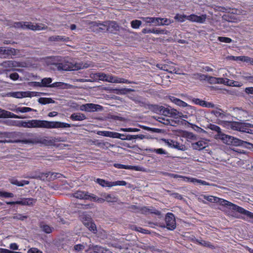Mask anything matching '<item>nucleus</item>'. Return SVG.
I'll use <instances>...</instances> for the list:
<instances>
[{
    "mask_svg": "<svg viewBox=\"0 0 253 253\" xmlns=\"http://www.w3.org/2000/svg\"><path fill=\"white\" fill-rule=\"evenodd\" d=\"M45 63L50 69L54 71L75 70L79 68L71 59L61 56L47 58Z\"/></svg>",
    "mask_w": 253,
    "mask_h": 253,
    "instance_id": "1",
    "label": "nucleus"
},
{
    "mask_svg": "<svg viewBox=\"0 0 253 253\" xmlns=\"http://www.w3.org/2000/svg\"><path fill=\"white\" fill-rule=\"evenodd\" d=\"M208 127L211 130L217 132V134L215 135V139H220L223 143L227 145L243 146L250 149L253 148V144L252 143L224 134L221 131L220 128L216 125L210 124L208 125Z\"/></svg>",
    "mask_w": 253,
    "mask_h": 253,
    "instance_id": "2",
    "label": "nucleus"
},
{
    "mask_svg": "<svg viewBox=\"0 0 253 253\" xmlns=\"http://www.w3.org/2000/svg\"><path fill=\"white\" fill-rule=\"evenodd\" d=\"M204 198L207 201L212 202L216 203L221 206H223L234 211H237L239 213H242L246 215L248 217L253 219V213L248 211L244 208L235 205L227 200L224 199L214 197L211 195H204Z\"/></svg>",
    "mask_w": 253,
    "mask_h": 253,
    "instance_id": "3",
    "label": "nucleus"
},
{
    "mask_svg": "<svg viewBox=\"0 0 253 253\" xmlns=\"http://www.w3.org/2000/svg\"><path fill=\"white\" fill-rule=\"evenodd\" d=\"M70 127V124L61 122L31 120L28 121L27 128H62Z\"/></svg>",
    "mask_w": 253,
    "mask_h": 253,
    "instance_id": "4",
    "label": "nucleus"
},
{
    "mask_svg": "<svg viewBox=\"0 0 253 253\" xmlns=\"http://www.w3.org/2000/svg\"><path fill=\"white\" fill-rule=\"evenodd\" d=\"M23 144H41L45 145H51L53 143L52 139L48 137H35L29 139H24L19 141Z\"/></svg>",
    "mask_w": 253,
    "mask_h": 253,
    "instance_id": "5",
    "label": "nucleus"
},
{
    "mask_svg": "<svg viewBox=\"0 0 253 253\" xmlns=\"http://www.w3.org/2000/svg\"><path fill=\"white\" fill-rule=\"evenodd\" d=\"M95 181L103 187H112L115 186H125L126 185V182L123 180L110 182L103 179L97 178Z\"/></svg>",
    "mask_w": 253,
    "mask_h": 253,
    "instance_id": "6",
    "label": "nucleus"
},
{
    "mask_svg": "<svg viewBox=\"0 0 253 253\" xmlns=\"http://www.w3.org/2000/svg\"><path fill=\"white\" fill-rule=\"evenodd\" d=\"M161 113L162 115L165 116H169L175 118L184 117L181 113H179L176 109L169 107L165 108V107L163 106V109L161 111ZM184 117L187 118L186 116H185Z\"/></svg>",
    "mask_w": 253,
    "mask_h": 253,
    "instance_id": "7",
    "label": "nucleus"
},
{
    "mask_svg": "<svg viewBox=\"0 0 253 253\" xmlns=\"http://www.w3.org/2000/svg\"><path fill=\"white\" fill-rule=\"evenodd\" d=\"M166 227L170 230H173L176 228V222L174 215L171 212H168L165 216Z\"/></svg>",
    "mask_w": 253,
    "mask_h": 253,
    "instance_id": "8",
    "label": "nucleus"
},
{
    "mask_svg": "<svg viewBox=\"0 0 253 253\" xmlns=\"http://www.w3.org/2000/svg\"><path fill=\"white\" fill-rule=\"evenodd\" d=\"M81 110L86 112H94L102 110V107L98 104L87 103L82 105L81 106Z\"/></svg>",
    "mask_w": 253,
    "mask_h": 253,
    "instance_id": "9",
    "label": "nucleus"
},
{
    "mask_svg": "<svg viewBox=\"0 0 253 253\" xmlns=\"http://www.w3.org/2000/svg\"><path fill=\"white\" fill-rule=\"evenodd\" d=\"M1 65L7 71L13 70L16 67H23L20 63L12 60L3 62Z\"/></svg>",
    "mask_w": 253,
    "mask_h": 253,
    "instance_id": "10",
    "label": "nucleus"
},
{
    "mask_svg": "<svg viewBox=\"0 0 253 253\" xmlns=\"http://www.w3.org/2000/svg\"><path fill=\"white\" fill-rule=\"evenodd\" d=\"M106 82L111 83H126L130 84L131 82L126 80L124 78H119L117 76H113L112 75L108 74L107 78L106 80Z\"/></svg>",
    "mask_w": 253,
    "mask_h": 253,
    "instance_id": "11",
    "label": "nucleus"
},
{
    "mask_svg": "<svg viewBox=\"0 0 253 253\" xmlns=\"http://www.w3.org/2000/svg\"><path fill=\"white\" fill-rule=\"evenodd\" d=\"M207 19V15L203 14L198 16L195 14H191L187 16V19L193 22L204 23Z\"/></svg>",
    "mask_w": 253,
    "mask_h": 253,
    "instance_id": "12",
    "label": "nucleus"
},
{
    "mask_svg": "<svg viewBox=\"0 0 253 253\" xmlns=\"http://www.w3.org/2000/svg\"><path fill=\"white\" fill-rule=\"evenodd\" d=\"M36 202V200L33 198H23L21 200L17 201L16 202H6L7 205H14L18 204L21 205H32Z\"/></svg>",
    "mask_w": 253,
    "mask_h": 253,
    "instance_id": "13",
    "label": "nucleus"
},
{
    "mask_svg": "<svg viewBox=\"0 0 253 253\" xmlns=\"http://www.w3.org/2000/svg\"><path fill=\"white\" fill-rule=\"evenodd\" d=\"M142 20L146 24H152L154 26H160L161 17H142Z\"/></svg>",
    "mask_w": 253,
    "mask_h": 253,
    "instance_id": "14",
    "label": "nucleus"
},
{
    "mask_svg": "<svg viewBox=\"0 0 253 253\" xmlns=\"http://www.w3.org/2000/svg\"><path fill=\"white\" fill-rule=\"evenodd\" d=\"M52 173L50 171L45 173H40L38 174H36L34 176H31L30 177L31 178L40 179L42 180H52V177L50 176V175H52Z\"/></svg>",
    "mask_w": 253,
    "mask_h": 253,
    "instance_id": "15",
    "label": "nucleus"
},
{
    "mask_svg": "<svg viewBox=\"0 0 253 253\" xmlns=\"http://www.w3.org/2000/svg\"><path fill=\"white\" fill-rule=\"evenodd\" d=\"M0 118H10L15 119H23L24 117L17 116L10 112L0 109Z\"/></svg>",
    "mask_w": 253,
    "mask_h": 253,
    "instance_id": "16",
    "label": "nucleus"
},
{
    "mask_svg": "<svg viewBox=\"0 0 253 253\" xmlns=\"http://www.w3.org/2000/svg\"><path fill=\"white\" fill-rule=\"evenodd\" d=\"M208 145V142L205 140H201L195 143H192L194 149L200 150L206 148Z\"/></svg>",
    "mask_w": 253,
    "mask_h": 253,
    "instance_id": "17",
    "label": "nucleus"
},
{
    "mask_svg": "<svg viewBox=\"0 0 253 253\" xmlns=\"http://www.w3.org/2000/svg\"><path fill=\"white\" fill-rule=\"evenodd\" d=\"M16 51L14 48L11 47H0V54L4 56V57H7L10 55L15 54Z\"/></svg>",
    "mask_w": 253,
    "mask_h": 253,
    "instance_id": "18",
    "label": "nucleus"
},
{
    "mask_svg": "<svg viewBox=\"0 0 253 253\" xmlns=\"http://www.w3.org/2000/svg\"><path fill=\"white\" fill-rule=\"evenodd\" d=\"M28 25V29H30L33 31H41L45 30L47 28L46 26L42 23L34 24L31 22H29V24Z\"/></svg>",
    "mask_w": 253,
    "mask_h": 253,
    "instance_id": "19",
    "label": "nucleus"
},
{
    "mask_svg": "<svg viewBox=\"0 0 253 253\" xmlns=\"http://www.w3.org/2000/svg\"><path fill=\"white\" fill-rule=\"evenodd\" d=\"M30 93L26 91H16L10 92L7 94V95L9 97H12L16 98H22L23 97H28Z\"/></svg>",
    "mask_w": 253,
    "mask_h": 253,
    "instance_id": "20",
    "label": "nucleus"
},
{
    "mask_svg": "<svg viewBox=\"0 0 253 253\" xmlns=\"http://www.w3.org/2000/svg\"><path fill=\"white\" fill-rule=\"evenodd\" d=\"M107 24V31L111 33L115 32L119 30V26L115 21H106Z\"/></svg>",
    "mask_w": 253,
    "mask_h": 253,
    "instance_id": "21",
    "label": "nucleus"
},
{
    "mask_svg": "<svg viewBox=\"0 0 253 253\" xmlns=\"http://www.w3.org/2000/svg\"><path fill=\"white\" fill-rule=\"evenodd\" d=\"M169 99L172 102L180 107H186V106H188L187 103L174 96H169Z\"/></svg>",
    "mask_w": 253,
    "mask_h": 253,
    "instance_id": "22",
    "label": "nucleus"
},
{
    "mask_svg": "<svg viewBox=\"0 0 253 253\" xmlns=\"http://www.w3.org/2000/svg\"><path fill=\"white\" fill-rule=\"evenodd\" d=\"M83 223L88 228V229L95 233V231H96V225L91 222L89 220V219H86L85 221H83Z\"/></svg>",
    "mask_w": 253,
    "mask_h": 253,
    "instance_id": "23",
    "label": "nucleus"
},
{
    "mask_svg": "<svg viewBox=\"0 0 253 253\" xmlns=\"http://www.w3.org/2000/svg\"><path fill=\"white\" fill-rule=\"evenodd\" d=\"M101 196L104 197L105 199V201L107 202H116L118 201V198L112 194H109L106 193H103L101 194Z\"/></svg>",
    "mask_w": 253,
    "mask_h": 253,
    "instance_id": "24",
    "label": "nucleus"
},
{
    "mask_svg": "<svg viewBox=\"0 0 253 253\" xmlns=\"http://www.w3.org/2000/svg\"><path fill=\"white\" fill-rule=\"evenodd\" d=\"M10 182L13 184L17 185L18 186H23L25 185H28L29 183V181L27 180H22L21 181H18L17 179L14 178H11L9 179Z\"/></svg>",
    "mask_w": 253,
    "mask_h": 253,
    "instance_id": "25",
    "label": "nucleus"
},
{
    "mask_svg": "<svg viewBox=\"0 0 253 253\" xmlns=\"http://www.w3.org/2000/svg\"><path fill=\"white\" fill-rule=\"evenodd\" d=\"M70 118L73 121H83L86 119L85 115L81 113H73Z\"/></svg>",
    "mask_w": 253,
    "mask_h": 253,
    "instance_id": "26",
    "label": "nucleus"
},
{
    "mask_svg": "<svg viewBox=\"0 0 253 253\" xmlns=\"http://www.w3.org/2000/svg\"><path fill=\"white\" fill-rule=\"evenodd\" d=\"M49 40L50 41H63L65 42L70 41L69 38L62 36H53L49 38Z\"/></svg>",
    "mask_w": 253,
    "mask_h": 253,
    "instance_id": "27",
    "label": "nucleus"
},
{
    "mask_svg": "<svg viewBox=\"0 0 253 253\" xmlns=\"http://www.w3.org/2000/svg\"><path fill=\"white\" fill-rule=\"evenodd\" d=\"M87 192L83 191H78L73 194V196L77 199L86 200Z\"/></svg>",
    "mask_w": 253,
    "mask_h": 253,
    "instance_id": "28",
    "label": "nucleus"
},
{
    "mask_svg": "<svg viewBox=\"0 0 253 253\" xmlns=\"http://www.w3.org/2000/svg\"><path fill=\"white\" fill-rule=\"evenodd\" d=\"M29 22H15L13 27L15 28H21L22 29H28Z\"/></svg>",
    "mask_w": 253,
    "mask_h": 253,
    "instance_id": "29",
    "label": "nucleus"
},
{
    "mask_svg": "<svg viewBox=\"0 0 253 253\" xmlns=\"http://www.w3.org/2000/svg\"><path fill=\"white\" fill-rule=\"evenodd\" d=\"M147 151H148L150 152H154L156 154H160V155H168V153L167 151H166L165 150L163 149V148H149L147 149Z\"/></svg>",
    "mask_w": 253,
    "mask_h": 253,
    "instance_id": "30",
    "label": "nucleus"
},
{
    "mask_svg": "<svg viewBox=\"0 0 253 253\" xmlns=\"http://www.w3.org/2000/svg\"><path fill=\"white\" fill-rule=\"evenodd\" d=\"M209 80L217 84H222L225 85H226V82H227L228 79L210 77Z\"/></svg>",
    "mask_w": 253,
    "mask_h": 253,
    "instance_id": "31",
    "label": "nucleus"
},
{
    "mask_svg": "<svg viewBox=\"0 0 253 253\" xmlns=\"http://www.w3.org/2000/svg\"><path fill=\"white\" fill-rule=\"evenodd\" d=\"M38 102L41 104L45 105L54 103V101L50 98L41 97L38 99Z\"/></svg>",
    "mask_w": 253,
    "mask_h": 253,
    "instance_id": "32",
    "label": "nucleus"
},
{
    "mask_svg": "<svg viewBox=\"0 0 253 253\" xmlns=\"http://www.w3.org/2000/svg\"><path fill=\"white\" fill-rule=\"evenodd\" d=\"M108 74L104 73H98L93 75L94 78L100 81H105L107 78Z\"/></svg>",
    "mask_w": 253,
    "mask_h": 253,
    "instance_id": "33",
    "label": "nucleus"
},
{
    "mask_svg": "<svg viewBox=\"0 0 253 253\" xmlns=\"http://www.w3.org/2000/svg\"><path fill=\"white\" fill-rule=\"evenodd\" d=\"M239 131L248 132V128L251 126V124L244 123H239Z\"/></svg>",
    "mask_w": 253,
    "mask_h": 253,
    "instance_id": "34",
    "label": "nucleus"
},
{
    "mask_svg": "<svg viewBox=\"0 0 253 253\" xmlns=\"http://www.w3.org/2000/svg\"><path fill=\"white\" fill-rule=\"evenodd\" d=\"M14 111L16 113H19V112L26 113V112H30L32 111H35V110H34L33 109H32L29 107H19L16 108Z\"/></svg>",
    "mask_w": 253,
    "mask_h": 253,
    "instance_id": "35",
    "label": "nucleus"
},
{
    "mask_svg": "<svg viewBox=\"0 0 253 253\" xmlns=\"http://www.w3.org/2000/svg\"><path fill=\"white\" fill-rule=\"evenodd\" d=\"M131 99L136 104H139L140 106H144L146 103L145 100L141 97H131Z\"/></svg>",
    "mask_w": 253,
    "mask_h": 253,
    "instance_id": "36",
    "label": "nucleus"
},
{
    "mask_svg": "<svg viewBox=\"0 0 253 253\" xmlns=\"http://www.w3.org/2000/svg\"><path fill=\"white\" fill-rule=\"evenodd\" d=\"M226 85L230 86L240 87L242 85V84L238 82L234 81L228 79L226 82Z\"/></svg>",
    "mask_w": 253,
    "mask_h": 253,
    "instance_id": "37",
    "label": "nucleus"
},
{
    "mask_svg": "<svg viewBox=\"0 0 253 253\" xmlns=\"http://www.w3.org/2000/svg\"><path fill=\"white\" fill-rule=\"evenodd\" d=\"M40 227L42 230L46 233H50L52 232V228L48 225L42 223L41 224Z\"/></svg>",
    "mask_w": 253,
    "mask_h": 253,
    "instance_id": "38",
    "label": "nucleus"
},
{
    "mask_svg": "<svg viewBox=\"0 0 253 253\" xmlns=\"http://www.w3.org/2000/svg\"><path fill=\"white\" fill-rule=\"evenodd\" d=\"M52 80L50 78H44L41 81L42 87H49Z\"/></svg>",
    "mask_w": 253,
    "mask_h": 253,
    "instance_id": "39",
    "label": "nucleus"
},
{
    "mask_svg": "<svg viewBox=\"0 0 253 253\" xmlns=\"http://www.w3.org/2000/svg\"><path fill=\"white\" fill-rule=\"evenodd\" d=\"M211 113L216 117H218L221 119H223L225 116L223 111H222L221 109L213 110Z\"/></svg>",
    "mask_w": 253,
    "mask_h": 253,
    "instance_id": "40",
    "label": "nucleus"
},
{
    "mask_svg": "<svg viewBox=\"0 0 253 253\" xmlns=\"http://www.w3.org/2000/svg\"><path fill=\"white\" fill-rule=\"evenodd\" d=\"M151 33L156 35L160 34H167L168 31L164 29H161L159 28H153L151 29Z\"/></svg>",
    "mask_w": 253,
    "mask_h": 253,
    "instance_id": "41",
    "label": "nucleus"
},
{
    "mask_svg": "<svg viewBox=\"0 0 253 253\" xmlns=\"http://www.w3.org/2000/svg\"><path fill=\"white\" fill-rule=\"evenodd\" d=\"M152 111H153L155 113L158 114H162L161 111L163 109L162 106H159L157 105H152L151 106L150 108Z\"/></svg>",
    "mask_w": 253,
    "mask_h": 253,
    "instance_id": "42",
    "label": "nucleus"
},
{
    "mask_svg": "<svg viewBox=\"0 0 253 253\" xmlns=\"http://www.w3.org/2000/svg\"><path fill=\"white\" fill-rule=\"evenodd\" d=\"M114 167L116 168L119 169H133V168L135 167L131 166H128V165H125L122 164H115Z\"/></svg>",
    "mask_w": 253,
    "mask_h": 253,
    "instance_id": "43",
    "label": "nucleus"
},
{
    "mask_svg": "<svg viewBox=\"0 0 253 253\" xmlns=\"http://www.w3.org/2000/svg\"><path fill=\"white\" fill-rule=\"evenodd\" d=\"M160 26L169 25L173 22L172 20L168 18H161Z\"/></svg>",
    "mask_w": 253,
    "mask_h": 253,
    "instance_id": "44",
    "label": "nucleus"
},
{
    "mask_svg": "<svg viewBox=\"0 0 253 253\" xmlns=\"http://www.w3.org/2000/svg\"><path fill=\"white\" fill-rule=\"evenodd\" d=\"M67 84L62 82H55L49 85L50 87H60V88H65V86H66Z\"/></svg>",
    "mask_w": 253,
    "mask_h": 253,
    "instance_id": "45",
    "label": "nucleus"
},
{
    "mask_svg": "<svg viewBox=\"0 0 253 253\" xmlns=\"http://www.w3.org/2000/svg\"><path fill=\"white\" fill-rule=\"evenodd\" d=\"M173 144H174V145H173L172 148H176L178 150H182V151H184L186 150V147L184 145L180 144L179 143H178L176 141H174Z\"/></svg>",
    "mask_w": 253,
    "mask_h": 253,
    "instance_id": "46",
    "label": "nucleus"
},
{
    "mask_svg": "<svg viewBox=\"0 0 253 253\" xmlns=\"http://www.w3.org/2000/svg\"><path fill=\"white\" fill-rule=\"evenodd\" d=\"M96 24L97 27H98L102 31H107V24L106 23V21L103 23H96Z\"/></svg>",
    "mask_w": 253,
    "mask_h": 253,
    "instance_id": "47",
    "label": "nucleus"
},
{
    "mask_svg": "<svg viewBox=\"0 0 253 253\" xmlns=\"http://www.w3.org/2000/svg\"><path fill=\"white\" fill-rule=\"evenodd\" d=\"M141 24V21L138 20H132L131 22V26L134 29H138Z\"/></svg>",
    "mask_w": 253,
    "mask_h": 253,
    "instance_id": "48",
    "label": "nucleus"
},
{
    "mask_svg": "<svg viewBox=\"0 0 253 253\" xmlns=\"http://www.w3.org/2000/svg\"><path fill=\"white\" fill-rule=\"evenodd\" d=\"M157 120L165 125H169L170 124V121L169 119H166L165 118L163 117H158Z\"/></svg>",
    "mask_w": 253,
    "mask_h": 253,
    "instance_id": "49",
    "label": "nucleus"
},
{
    "mask_svg": "<svg viewBox=\"0 0 253 253\" xmlns=\"http://www.w3.org/2000/svg\"><path fill=\"white\" fill-rule=\"evenodd\" d=\"M121 130L124 132H138L140 130L139 128H121Z\"/></svg>",
    "mask_w": 253,
    "mask_h": 253,
    "instance_id": "50",
    "label": "nucleus"
},
{
    "mask_svg": "<svg viewBox=\"0 0 253 253\" xmlns=\"http://www.w3.org/2000/svg\"><path fill=\"white\" fill-rule=\"evenodd\" d=\"M218 40L220 42H225V43H230L232 42V40L231 39L227 37H218Z\"/></svg>",
    "mask_w": 253,
    "mask_h": 253,
    "instance_id": "51",
    "label": "nucleus"
},
{
    "mask_svg": "<svg viewBox=\"0 0 253 253\" xmlns=\"http://www.w3.org/2000/svg\"><path fill=\"white\" fill-rule=\"evenodd\" d=\"M97 196L93 194H90L87 192L86 200H88L91 201L96 202L97 199Z\"/></svg>",
    "mask_w": 253,
    "mask_h": 253,
    "instance_id": "52",
    "label": "nucleus"
},
{
    "mask_svg": "<svg viewBox=\"0 0 253 253\" xmlns=\"http://www.w3.org/2000/svg\"><path fill=\"white\" fill-rule=\"evenodd\" d=\"M187 16H186L184 15H180V14H177L174 16V19L179 22H182L184 21L185 18L187 19Z\"/></svg>",
    "mask_w": 253,
    "mask_h": 253,
    "instance_id": "53",
    "label": "nucleus"
},
{
    "mask_svg": "<svg viewBox=\"0 0 253 253\" xmlns=\"http://www.w3.org/2000/svg\"><path fill=\"white\" fill-rule=\"evenodd\" d=\"M192 101L196 104L199 105L202 107H204L205 101L200 99L199 98H193L192 99Z\"/></svg>",
    "mask_w": 253,
    "mask_h": 253,
    "instance_id": "54",
    "label": "nucleus"
},
{
    "mask_svg": "<svg viewBox=\"0 0 253 253\" xmlns=\"http://www.w3.org/2000/svg\"><path fill=\"white\" fill-rule=\"evenodd\" d=\"M14 195L12 193L2 192L0 191V197H3L5 198L13 197Z\"/></svg>",
    "mask_w": 253,
    "mask_h": 253,
    "instance_id": "55",
    "label": "nucleus"
},
{
    "mask_svg": "<svg viewBox=\"0 0 253 253\" xmlns=\"http://www.w3.org/2000/svg\"><path fill=\"white\" fill-rule=\"evenodd\" d=\"M186 107L188 113L193 114L195 113L196 111L194 107L188 104V106H186Z\"/></svg>",
    "mask_w": 253,
    "mask_h": 253,
    "instance_id": "56",
    "label": "nucleus"
},
{
    "mask_svg": "<svg viewBox=\"0 0 253 253\" xmlns=\"http://www.w3.org/2000/svg\"><path fill=\"white\" fill-rule=\"evenodd\" d=\"M184 180L187 182H190L193 183H197L198 179L193 177H184Z\"/></svg>",
    "mask_w": 253,
    "mask_h": 253,
    "instance_id": "57",
    "label": "nucleus"
},
{
    "mask_svg": "<svg viewBox=\"0 0 253 253\" xmlns=\"http://www.w3.org/2000/svg\"><path fill=\"white\" fill-rule=\"evenodd\" d=\"M162 140L165 142L169 147L172 148L174 144V141L172 140H169L166 139H162Z\"/></svg>",
    "mask_w": 253,
    "mask_h": 253,
    "instance_id": "58",
    "label": "nucleus"
},
{
    "mask_svg": "<svg viewBox=\"0 0 253 253\" xmlns=\"http://www.w3.org/2000/svg\"><path fill=\"white\" fill-rule=\"evenodd\" d=\"M84 248V246L83 244H78L74 246V250L78 252L82 251Z\"/></svg>",
    "mask_w": 253,
    "mask_h": 253,
    "instance_id": "59",
    "label": "nucleus"
},
{
    "mask_svg": "<svg viewBox=\"0 0 253 253\" xmlns=\"http://www.w3.org/2000/svg\"><path fill=\"white\" fill-rule=\"evenodd\" d=\"M28 253H42V252L36 248H32L28 251Z\"/></svg>",
    "mask_w": 253,
    "mask_h": 253,
    "instance_id": "60",
    "label": "nucleus"
},
{
    "mask_svg": "<svg viewBox=\"0 0 253 253\" xmlns=\"http://www.w3.org/2000/svg\"><path fill=\"white\" fill-rule=\"evenodd\" d=\"M27 218V216L23 215L22 214H18L13 216L14 219H17L22 220Z\"/></svg>",
    "mask_w": 253,
    "mask_h": 253,
    "instance_id": "61",
    "label": "nucleus"
},
{
    "mask_svg": "<svg viewBox=\"0 0 253 253\" xmlns=\"http://www.w3.org/2000/svg\"><path fill=\"white\" fill-rule=\"evenodd\" d=\"M239 123L235 122L231 125V127L233 129L239 131Z\"/></svg>",
    "mask_w": 253,
    "mask_h": 253,
    "instance_id": "62",
    "label": "nucleus"
},
{
    "mask_svg": "<svg viewBox=\"0 0 253 253\" xmlns=\"http://www.w3.org/2000/svg\"><path fill=\"white\" fill-rule=\"evenodd\" d=\"M51 173H52V175H50V176L52 177V180H53L54 179L59 178L61 174L57 172H51Z\"/></svg>",
    "mask_w": 253,
    "mask_h": 253,
    "instance_id": "63",
    "label": "nucleus"
},
{
    "mask_svg": "<svg viewBox=\"0 0 253 253\" xmlns=\"http://www.w3.org/2000/svg\"><path fill=\"white\" fill-rule=\"evenodd\" d=\"M245 91L247 94H253V87H248L245 89Z\"/></svg>",
    "mask_w": 253,
    "mask_h": 253,
    "instance_id": "64",
    "label": "nucleus"
}]
</instances>
